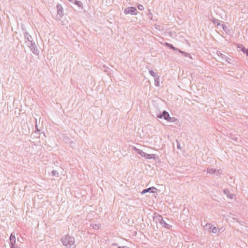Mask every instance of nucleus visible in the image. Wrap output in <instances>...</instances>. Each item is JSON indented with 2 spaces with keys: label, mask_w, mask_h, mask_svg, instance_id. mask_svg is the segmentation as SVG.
Segmentation results:
<instances>
[{
  "label": "nucleus",
  "mask_w": 248,
  "mask_h": 248,
  "mask_svg": "<svg viewBox=\"0 0 248 248\" xmlns=\"http://www.w3.org/2000/svg\"><path fill=\"white\" fill-rule=\"evenodd\" d=\"M61 241L63 246H67L68 248H71V246L75 244V238L68 234L61 238Z\"/></svg>",
  "instance_id": "nucleus-1"
},
{
  "label": "nucleus",
  "mask_w": 248,
  "mask_h": 248,
  "mask_svg": "<svg viewBox=\"0 0 248 248\" xmlns=\"http://www.w3.org/2000/svg\"><path fill=\"white\" fill-rule=\"evenodd\" d=\"M155 218H156L157 221H158L159 222V223L162 226V227L165 228L168 230H170L171 228V225L167 223L166 221L163 219V217L161 215H158L155 217H154V219H155Z\"/></svg>",
  "instance_id": "nucleus-2"
},
{
  "label": "nucleus",
  "mask_w": 248,
  "mask_h": 248,
  "mask_svg": "<svg viewBox=\"0 0 248 248\" xmlns=\"http://www.w3.org/2000/svg\"><path fill=\"white\" fill-rule=\"evenodd\" d=\"M56 8L57 11V16L56 19L58 20H60L61 18L64 15L63 14V9L62 5L60 3H58L56 5Z\"/></svg>",
  "instance_id": "nucleus-3"
},
{
  "label": "nucleus",
  "mask_w": 248,
  "mask_h": 248,
  "mask_svg": "<svg viewBox=\"0 0 248 248\" xmlns=\"http://www.w3.org/2000/svg\"><path fill=\"white\" fill-rule=\"evenodd\" d=\"M138 12L136 7H128L125 8L124 13L125 15L130 14L131 15H137Z\"/></svg>",
  "instance_id": "nucleus-4"
},
{
  "label": "nucleus",
  "mask_w": 248,
  "mask_h": 248,
  "mask_svg": "<svg viewBox=\"0 0 248 248\" xmlns=\"http://www.w3.org/2000/svg\"><path fill=\"white\" fill-rule=\"evenodd\" d=\"M205 230H208L209 232H212L213 233H216L218 232V229L217 227L213 226L211 224L207 223L204 226Z\"/></svg>",
  "instance_id": "nucleus-5"
},
{
  "label": "nucleus",
  "mask_w": 248,
  "mask_h": 248,
  "mask_svg": "<svg viewBox=\"0 0 248 248\" xmlns=\"http://www.w3.org/2000/svg\"><path fill=\"white\" fill-rule=\"evenodd\" d=\"M169 113L166 110L163 111L162 112H159L157 114V117L160 119L163 118L164 120L167 121L170 117Z\"/></svg>",
  "instance_id": "nucleus-6"
},
{
  "label": "nucleus",
  "mask_w": 248,
  "mask_h": 248,
  "mask_svg": "<svg viewBox=\"0 0 248 248\" xmlns=\"http://www.w3.org/2000/svg\"><path fill=\"white\" fill-rule=\"evenodd\" d=\"M30 37H31V36L28 32L24 33L25 45L31 50V41L30 39Z\"/></svg>",
  "instance_id": "nucleus-7"
},
{
  "label": "nucleus",
  "mask_w": 248,
  "mask_h": 248,
  "mask_svg": "<svg viewBox=\"0 0 248 248\" xmlns=\"http://www.w3.org/2000/svg\"><path fill=\"white\" fill-rule=\"evenodd\" d=\"M16 233L15 232H13L11 233L10 236V243L9 245L10 246H13V245H15L16 242Z\"/></svg>",
  "instance_id": "nucleus-8"
},
{
  "label": "nucleus",
  "mask_w": 248,
  "mask_h": 248,
  "mask_svg": "<svg viewBox=\"0 0 248 248\" xmlns=\"http://www.w3.org/2000/svg\"><path fill=\"white\" fill-rule=\"evenodd\" d=\"M154 190H156L157 189L155 187H154V186H152V187H149L148 188L143 189L141 192V194L142 195H143V194H145V193H146L147 192L155 193V191H154Z\"/></svg>",
  "instance_id": "nucleus-9"
},
{
  "label": "nucleus",
  "mask_w": 248,
  "mask_h": 248,
  "mask_svg": "<svg viewBox=\"0 0 248 248\" xmlns=\"http://www.w3.org/2000/svg\"><path fill=\"white\" fill-rule=\"evenodd\" d=\"M223 193L230 199H233L235 196V195L231 193L230 190L227 188H225L223 190Z\"/></svg>",
  "instance_id": "nucleus-10"
},
{
  "label": "nucleus",
  "mask_w": 248,
  "mask_h": 248,
  "mask_svg": "<svg viewBox=\"0 0 248 248\" xmlns=\"http://www.w3.org/2000/svg\"><path fill=\"white\" fill-rule=\"evenodd\" d=\"M133 149L141 156L145 158L147 153L144 152L142 150L137 148L136 147H133Z\"/></svg>",
  "instance_id": "nucleus-11"
},
{
  "label": "nucleus",
  "mask_w": 248,
  "mask_h": 248,
  "mask_svg": "<svg viewBox=\"0 0 248 248\" xmlns=\"http://www.w3.org/2000/svg\"><path fill=\"white\" fill-rule=\"evenodd\" d=\"M145 158L148 159H156L158 158V156L155 154H146Z\"/></svg>",
  "instance_id": "nucleus-12"
},
{
  "label": "nucleus",
  "mask_w": 248,
  "mask_h": 248,
  "mask_svg": "<svg viewBox=\"0 0 248 248\" xmlns=\"http://www.w3.org/2000/svg\"><path fill=\"white\" fill-rule=\"evenodd\" d=\"M167 121L169 122H176V123H175L176 124H177V125H180L179 120L177 118H176L175 117H171L170 116Z\"/></svg>",
  "instance_id": "nucleus-13"
},
{
  "label": "nucleus",
  "mask_w": 248,
  "mask_h": 248,
  "mask_svg": "<svg viewBox=\"0 0 248 248\" xmlns=\"http://www.w3.org/2000/svg\"><path fill=\"white\" fill-rule=\"evenodd\" d=\"M165 46H166L168 47V48H169L170 49H172L174 51H176V52H178V50H179V48L175 47L171 44H170V43H166L165 44Z\"/></svg>",
  "instance_id": "nucleus-14"
},
{
  "label": "nucleus",
  "mask_w": 248,
  "mask_h": 248,
  "mask_svg": "<svg viewBox=\"0 0 248 248\" xmlns=\"http://www.w3.org/2000/svg\"><path fill=\"white\" fill-rule=\"evenodd\" d=\"M32 52L36 55H38L39 53V49L37 48L35 43H32Z\"/></svg>",
  "instance_id": "nucleus-15"
},
{
  "label": "nucleus",
  "mask_w": 248,
  "mask_h": 248,
  "mask_svg": "<svg viewBox=\"0 0 248 248\" xmlns=\"http://www.w3.org/2000/svg\"><path fill=\"white\" fill-rule=\"evenodd\" d=\"M36 121H37V120L36 119H35V123H36ZM35 130L34 131V133L36 135L34 136L38 138L39 137L40 130L38 129V125H37V124H35Z\"/></svg>",
  "instance_id": "nucleus-16"
},
{
  "label": "nucleus",
  "mask_w": 248,
  "mask_h": 248,
  "mask_svg": "<svg viewBox=\"0 0 248 248\" xmlns=\"http://www.w3.org/2000/svg\"><path fill=\"white\" fill-rule=\"evenodd\" d=\"M220 26H222L223 30L228 34L231 33V31L229 28L224 24H221Z\"/></svg>",
  "instance_id": "nucleus-17"
},
{
  "label": "nucleus",
  "mask_w": 248,
  "mask_h": 248,
  "mask_svg": "<svg viewBox=\"0 0 248 248\" xmlns=\"http://www.w3.org/2000/svg\"><path fill=\"white\" fill-rule=\"evenodd\" d=\"M178 52L180 53H181L182 55L183 56H184V57H189L191 59H192V57H191V56L190 55V54L188 53H187V52H184V51H182L181 50H180L179 49V50H178Z\"/></svg>",
  "instance_id": "nucleus-18"
},
{
  "label": "nucleus",
  "mask_w": 248,
  "mask_h": 248,
  "mask_svg": "<svg viewBox=\"0 0 248 248\" xmlns=\"http://www.w3.org/2000/svg\"><path fill=\"white\" fill-rule=\"evenodd\" d=\"M210 20L212 21V22L214 23L215 24H217V26H221V24L220 23L219 20L214 17H213Z\"/></svg>",
  "instance_id": "nucleus-19"
},
{
  "label": "nucleus",
  "mask_w": 248,
  "mask_h": 248,
  "mask_svg": "<svg viewBox=\"0 0 248 248\" xmlns=\"http://www.w3.org/2000/svg\"><path fill=\"white\" fill-rule=\"evenodd\" d=\"M74 4L77 5L79 8L82 9H83V4L79 0H75Z\"/></svg>",
  "instance_id": "nucleus-20"
},
{
  "label": "nucleus",
  "mask_w": 248,
  "mask_h": 248,
  "mask_svg": "<svg viewBox=\"0 0 248 248\" xmlns=\"http://www.w3.org/2000/svg\"><path fill=\"white\" fill-rule=\"evenodd\" d=\"M217 54L223 60H224L225 61L226 59H227V56L225 55L224 54H222L220 51H217Z\"/></svg>",
  "instance_id": "nucleus-21"
},
{
  "label": "nucleus",
  "mask_w": 248,
  "mask_h": 248,
  "mask_svg": "<svg viewBox=\"0 0 248 248\" xmlns=\"http://www.w3.org/2000/svg\"><path fill=\"white\" fill-rule=\"evenodd\" d=\"M159 76H157V77H155V78H154L155 79V85L156 86V87H159V85H160V84H159Z\"/></svg>",
  "instance_id": "nucleus-22"
},
{
  "label": "nucleus",
  "mask_w": 248,
  "mask_h": 248,
  "mask_svg": "<svg viewBox=\"0 0 248 248\" xmlns=\"http://www.w3.org/2000/svg\"><path fill=\"white\" fill-rule=\"evenodd\" d=\"M207 171L208 173H211V174H215L216 172V169H212V168H207Z\"/></svg>",
  "instance_id": "nucleus-23"
},
{
  "label": "nucleus",
  "mask_w": 248,
  "mask_h": 248,
  "mask_svg": "<svg viewBox=\"0 0 248 248\" xmlns=\"http://www.w3.org/2000/svg\"><path fill=\"white\" fill-rule=\"evenodd\" d=\"M149 74L152 76H153L154 78H155V77H157V76H158V75L156 73H155L154 71H153L152 70H149Z\"/></svg>",
  "instance_id": "nucleus-24"
},
{
  "label": "nucleus",
  "mask_w": 248,
  "mask_h": 248,
  "mask_svg": "<svg viewBox=\"0 0 248 248\" xmlns=\"http://www.w3.org/2000/svg\"><path fill=\"white\" fill-rule=\"evenodd\" d=\"M148 13L147 14V16L148 17V18L150 19V20H152L153 19V15H152V13H151V11L150 9H148Z\"/></svg>",
  "instance_id": "nucleus-25"
},
{
  "label": "nucleus",
  "mask_w": 248,
  "mask_h": 248,
  "mask_svg": "<svg viewBox=\"0 0 248 248\" xmlns=\"http://www.w3.org/2000/svg\"><path fill=\"white\" fill-rule=\"evenodd\" d=\"M51 173H52V175L54 176H56V177H59V172H58L57 170H53L52 171H51Z\"/></svg>",
  "instance_id": "nucleus-26"
},
{
  "label": "nucleus",
  "mask_w": 248,
  "mask_h": 248,
  "mask_svg": "<svg viewBox=\"0 0 248 248\" xmlns=\"http://www.w3.org/2000/svg\"><path fill=\"white\" fill-rule=\"evenodd\" d=\"M237 47L239 49L240 51H242L245 47L243 46L242 44H238L237 45Z\"/></svg>",
  "instance_id": "nucleus-27"
},
{
  "label": "nucleus",
  "mask_w": 248,
  "mask_h": 248,
  "mask_svg": "<svg viewBox=\"0 0 248 248\" xmlns=\"http://www.w3.org/2000/svg\"><path fill=\"white\" fill-rule=\"evenodd\" d=\"M91 226H92L94 229H99V226L96 224H91Z\"/></svg>",
  "instance_id": "nucleus-28"
},
{
  "label": "nucleus",
  "mask_w": 248,
  "mask_h": 248,
  "mask_svg": "<svg viewBox=\"0 0 248 248\" xmlns=\"http://www.w3.org/2000/svg\"><path fill=\"white\" fill-rule=\"evenodd\" d=\"M247 56H248V48H245L242 51Z\"/></svg>",
  "instance_id": "nucleus-29"
},
{
  "label": "nucleus",
  "mask_w": 248,
  "mask_h": 248,
  "mask_svg": "<svg viewBox=\"0 0 248 248\" xmlns=\"http://www.w3.org/2000/svg\"><path fill=\"white\" fill-rule=\"evenodd\" d=\"M137 7L140 10H143L144 9V7L143 5L140 4H139L137 5Z\"/></svg>",
  "instance_id": "nucleus-30"
},
{
  "label": "nucleus",
  "mask_w": 248,
  "mask_h": 248,
  "mask_svg": "<svg viewBox=\"0 0 248 248\" xmlns=\"http://www.w3.org/2000/svg\"><path fill=\"white\" fill-rule=\"evenodd\" d=\"M217 176H219L222 173V170H216V172L215 173Z\"/></svg>",
  "instance_id": "nucleus-31"
},
{
  "label": "nucleus",
  "mask_w": 248,
  "mask_h": 248,
  "mask_svg": "<svg viewBox=\"0 0 248 248\" xmlns=\"http://www.w3.org/2000/svg\"><path fill=\"white\" fill-rule=\"evenodd\" d=\"M225 61L228 63H231V61L232 59H230V58H228V57H227V59H226Z\"/></svg>",
  "instance_id": "nucleus-32"
},
{
  "label": "nucleus",
  "mask_w": 248,
  "mask_h": 248,
  "mask_svg": "<svg viewBox=\"0 0 248 248\" xmlns=\"http://www.w3.org/2000/svg\"><path fill=\"white\" fill-rule=\"evenodd\" d=\"M10 248H19L17 245H16V244L15 245H13V246H10Z\"/></svg>",
  "instance_id": "nucleus-33"
},
{
  "label": "nucleus",
  "mask_w": 248,
  "mask_h": 248,
  "mask_svg": "<svg viewBox=\"0 0 248 248\" xmlns=\"http://www.w3.org/2000/svg\"><path fill=\"white\" fill-rule=\"evenodd\" d=\"M64 140H65V142H66V143L70 142V140L68 137L65 138Z\"/></svg>",
  "instance_id": "nucleus-34"
},
{
  "label": "nucleus",
  "mask_w": 248,
  "mask_h": 248,
  "mask_svg": "<svg viewBox=\"0 0 248 248\" xmlns=\"http://www.w3.org/2000/svg\"><path fill=\"white\" fill-rule=\"evenodd\" d=\"M103 67L105 68V72H107V69L108 68V67H107L106 65H103Z\"/></svg>",
  "instance_id": "nucleus-35"
},
{
  "label": "nucleus",
  "mask_w": 248,
  "mask_h": 248,
  "mask_svg": "<svg viewBox=\"0 0 248 248\" xmlns=\"http://www.w3.org/2000/svg\"><path fill=\"white\" fill-rule=\"evenodd\" d=\"M176 141H177V148H178V149H180V144L178 143V140H176Z\"/></svg>",
  "instance_id": "nucleus-36"
},
{
  "label": "nucleus",
  "mask_w": 248,
  "mask_h": 248,
  "mask_svg": "<svg viewBox=\"0 0 248 248\" xmlns=\"http://www.w3.org/2000/svg\"><path fill=\"white\" fill-rule=\"evenodd\" d=\"M118 245V244L117 243H113L112 244V246H117Z\"/></svg>",
  "instance_id": "nucleus-37"
},
{
  "label": "nucleus",
  "mask_w": 248,
  "mask_h": 248,
  "mask_svg": "<svg viewBox=\"0 0 248 248\" xmlns=\"http://www.w3.org/2000/svg\"><path fill=\"white\" fill-rule=\"evenodd\" d=\"M232 139L233 140L236 142H237V138H232Z\"/></svg>",
  "instance_id": "nucleus-38"
}]
</instances>
